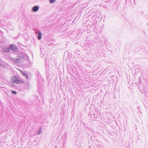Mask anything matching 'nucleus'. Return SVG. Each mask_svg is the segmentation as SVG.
I'll list each match as a JSON object with an SVG mask.
<instances>
[{"mask_svg":"<svg viewBox=\"0 0 148 148\" xmlns=\"http://www.w3.org/2000/svg\"><path fill=\"white\" fill-rule=\"evenodd\" d=\"M107 2H109V1H106Z\"/></svg>","mask_w":148,"mask_h":148,"instance_id":"2eb2a0df","label":"nucleus"},{"mask_svg":"<svg viewBox=\"0 0 148 148\" xmlns=\"http://www.w3.org/2000/svg\"><path fill=\"white\" fill-rule=\"evenodd\" d=\"M56 0H49V3H53L56 1Z\"/></svg>","mask_w":148,"mask_h":148,"instance_id":"9d476101","label":"nucleus"},{"mask_svg":"<svg viewBox=\"0 0 148 148\" xmlns=\"http://www.w3.org/2000/svg\"><path fill=\"white\" fill-rule=\"evenodd\" d=\"M88 116H90V117H92L94 118H96L97 117V116H95V114H92L90 113L88 114Z\"/></svg>","mask_w":148,"mask_h":148,"instance_id":"1a4fd4ad","label":"nucleus"},{"mask_svg":"<svg viewBox=\"0 0 148 148\" xmlns=\"http://www.w3.org/2000/svg\"><path fill=\"white\" fill-rule=\"evenodd\" d=\"M2 51L5 52H8L10 50V47L7 46H3L1 48Z\"/></svg>","mask_w":148,"mask_h":148,"instance_id":"20e7f679","label":"nucleus"},{"mask_svg":"<svg viewBox=\"0 0 148 148\" xmlns=\"http://www.w3.org/2000/svg\"><path fill=\"white\" fill-rule=\"evenodd\" d=\"M41 133V128H40V131L38 133V134H39Z\"/></svg>","mask_w":148,"mask_h":148,"instance_id":"f8f14e48","label":"nucleus"},{"mask_svg":"<svg viewBox=\"0 0 148 148\" xmlns=\"http://www.w3.org/2000/svg\"><path fill=\"white\" fill-rule=\"evenodd\" d=\"M39 7L38 6H35L32 8V10L34 12H37L39 10Z\"/></svg>","mask_w":148,"mask_h":148,"instance_id":"423d86ee","label":"nucleus"},{"mask_svg":"<svg viewBox=\"0 0 148 148\" xmlns=\"http://www.w3.org/2000/svg\"><path fill=\"white\" fill-rule=\"evenodd\" d=\"M85 62L86 63V65L88 67H91L92 65V63L91 61L87 60H86Z\"/></svg>","mask_w":148,"mask_h":148,"instance_id":"39448f33","label":"nucleus"},{"mask_svg":"<svg viewBox=\"0 0 148 148\" xmlns=\"http://www.w3.org/2000/svg\"><path fill=\"white\" fill-rule=\"evenodd\" d=\"M12 60L15 63H18L23 61L24 59L23 56H18L16 58H13Z\"/></svg>","mask_w":148,"mask_h":148,"instance_id":"f257e3e1","label":"nucleus"},{"mask_svg":"<svg viewBox=\"0 0 148 148\" xmlns=\"http://www.w3.org/2000/svg\"><path fill=\"white\" fill-rule=\"evenodd\" d=\"M82 60H83V61H84V59H83V58H82Z\"/></svg>","mask_w":148,"mask_h":148,"instance_id":"4468645a","label":"nucleus"},{"mask_svg":"<svg viewBox=\"0 0 148 148\" xmlns=\"http://www.w3.org/2000/svg\"><path fill=\"white\" fill-rule=\"evenodd\" d=\"M11 81L12 82L19 84L21 83V81L18 77L16 76H13L11 79Z\"/></svg>","mask_w":148,"mask_h":148,"instance_id":"f03ea898","label":"nucleus"},{"mask_svg":"<svg viewBox=\"0 0 148 148\" xmlns=\"http://www.w3.org/2000/svg\"><path fill=\"white\" fill-rule=\"evenodd\" d=\"M137 109H139V106L137 107Z\"/></svg>","mask_w":148,"mask_h":148,"instance_id":"ddd939ff","label":"nucleus"},{"mask_svg":"<svg viewBox=\"0 0 148 148\" xmlns=\"http://www.w3.org/2000/svg\"><path fill=\"white\" fill-rule=\"evenodd\" d=\"M10 49H11L13 51L16 52L18 51V48L15 45L13 44L10 45Z\"/></svg>","mask_w":148,"mask_h":148,"instance_id":"7ed1b4c3","label":"nucleus"},{"mask_svg":"<svg viewBox=\"0 0 148 148\" xmlns=\"http://www.w3.org/2000/svg\"><path fill=\"white\" fill-rule=\"evenodd\" d=\"M38 40L42 38L41 35H42L41 33L40 32H38Z\"/></svg>","mask_w":148,"mask_h":148,"instance_id":"0eeeda50","label":"nucleus"},{"mask_svg":"<svg viewBox=\"0 0 148 148\" xmlns=\"http://www.w3.org/2000/svg\"><path fill=\"white\" fill-rule=\"evenodd\" d=\"M21 71V73H22V75L24 76L27 79L28 78V75H27V74L26 73H25L23 72L22 71Z\"/></svg>","mask_w":148,"mask_h":148,"instance_id":"6e6552de","label":"nucleus"},{"mask_svg":"<svg viewBox=\"0 0 148 148\" xmlns=\"http://www.w3.org/2000/svg\"><path fill=\"white\" fill-rule=\"evenodd\" d=\"M12 92L14 94H16V92L15 91L12 90Z\"/></svg>","mask_w":148,"mask_h":148,"instance_id":"9b49d317","label":"nucleus"}]
</instances>
